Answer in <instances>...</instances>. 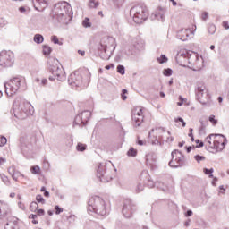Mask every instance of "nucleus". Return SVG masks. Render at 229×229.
Wrapping results in <instances>:
<instances>
[{
	"mask_svg": "<svg viewBox=\"0 0 229 229\" xmlns=\"http://www.w3.org/2000/svg\"><path fill=\"white\" fill-rule=\"evenodd\" d=\"M207 128V123H203V121L200 120V128H199V134L203 135L205 133V129Z\"/></svg>",
	"mask_w": 229,
	"mask_h": 229,
	"instance_id": "f704fd0d",
	"label": "nucleus"
},
{
	"mask_svg": "<svg viewBox=\"0 0 229 229\" xmlns=\"http://www.w3.org/2000/svg\"><path fill=\"white\" fill-rule=\"evenodd\" d=\"M201 19L202 21H207V19H208V13L207 12L202 13Z\"/></svg>",
	"mask_w": 229,
	"mask_h": 229,
	"instance_id": "e2e57ef3",
	"label": "nucleus"
},
{
	"mask_svg": "<svg viewBox=\"0 0 229 229\" xmlns=\"http://www.w3.org/2000/svg\"><path fill=\"white\" fill-rule=\"evenodd\" d=\"M36 200L38 201V203H42V205L46 203V199H44V197H42V195H37Z\"/></svg>",
	"mask_w": 229,
	"mask_h": 229,
	"instance_id": "de8ad7c7",
	"label": "nucleus"
},
{
	"mask_svg": "<svg viewBox=\"0 0 229 229\" xmlns=\"http://www.w3.org/2000/svg\"><path fill=\"white\" fill-rule=\"evenodd\" d=\"M97 177L103 183H106L112 180V174L106 172V164L99 163L97 168Z\"/></svg>",
	"mask_w": 229,
	"mask_h": 229,
	"instance_id": "f8f14e48",
	"label": "nucleus"
},
{
	"mask_svg": "<svg viewBox=\"0 0 229 229\" xmlns=\"http://www.w3.org/2000/svg\"><path fill=\"white\" fill-rule=\"evenodd\" d=\"M80 115H81L82 121H83V126H85V124L89 123V120L92 115V113L90 111H83L81 114H80Z\"/></svg>",
	"mask_w": 229,
	"mask_h": 229,
	"instance_id": "b1692460",
	"label": "nucleus"
},
{
	"mask_svg": "<svg viewBox=\"0 0 229 229\" xmlns=\"http://www.w3.org/2000/svg\"><path fill=\"white\" fill-rule=\"evenodd\" d=\"M194 159L196 162H198V164H199L200 162L205 161L206 157L204 156L196 155L194 156Z\"/></svg>",
	"mask_w": 229,
	"mask_h": 229,
	"instance_id": "79ce46f5",
	"label": "nucleus"
},
{
	"mask_svg": "<svg viewBox=\"0 0 229 229\" xmlns=\"http://www.w3.org/2000/svg\"><path fill=\"white\" fill-rule=\"evenodd\" d=\"M156 187L157 189H160V191H163V192H167V191H169L167 185L164 184V182H156Z\"/></svg>",
	"mask_w": 229,
	"mask_h": 229,
	"instance_id": "393cba45",
	"label": "nucleus"
},
{
	"mask_svg": "<svg viewBox=\"0 0 229 229\" xmlns=\"http://www.w3.org/2000/svg\"><path fill=\"white\" fill-rule=\"evenodd\" d=\"M34 4H38L41 8L47 6V1L46 0H33Z\"/></svg>",
	"mask_w": 229,
	"mask_h": 229,
	"instance_id": "cd10ccee",
	"label": "nucleus"
},
{
	"mask_svg": "<svg viewBox=\"0 0 229 229\" xmlns=\"http://www.w3.org/2000/svg\"><path fill=\"white\" fill-rule=\"evenodd\" d=\"M164 76H173V70L171 68H167L163 70Z\"/></svg>",
	"mask_w": 229,
	"mask_h": 229,
	"instance_id": "a19ab883",
	"label": "nucleus"
},
{
	"mask_svg": "<svg viewBox=\"0 0 229 229\" xmlns=\"http://www.w3.org/2000/svg\"><path fill=\"white\" fill-rule=\"evenodd\" d=\"M191 33L192 31L191 29H182L177 32V38H179V40H182V42H185L188 40L189 37H191Z\"/></svg>",
	"mask_w": 229,
	"mask_h": 229,
	"instance_id": "6ab92c4d",
	"label": "nucleus"
},
{
	"mask_svg": "<svg viewBox=\"0 0 229 229\" xmlns=\"http://www.w3.org/2000/svg\"><path fill=\"white\" fill-rule=\"evenodd\" d=\"M15 64V55L12 51L3 50L0 52V66L12 67Z\"/></svg>",
	"mask_w": 229,
	"mask_h": 229,
	"instance_id": "9d476101",
	"label": "nucleus"
},
{
	"mask_svg": "<svg viewBox=\"0 0 229 229\" xmlns=\"http://www.w3.org/2000/svg\"><path fill=\"white\" fill-rule=\"evenodd\" d=\"M34 112L33 106L22 98H17L13 105L14 117L20 121H24V119H27V117L31 115Z\"/></svg>",
	"mask_w": 229,
	"mask_h": 229,
	"instance_id": "f257e3e1",
	"label": "nucleus"
},
{
	"mask_svg": "<svg viewBox=\"0 0 229 229\" xmlns=\"http://www.w3.org/2000/svg\"><path fill=\"white\" fill-rule=\"evenodd\" d=\"M14 175L16 176V180H14L15 182H17V180L19 179V176L25 178L24 174H22L21 172H19L17 170L14 171Z\"/></svg>",
	"mask_w": 229,
	"mask_h": 229,
	"instance_id": "bf43d9fd",
	"label": "nucleus"
},
{
	"mask_svg": "<svg viewBox=\"0 0 229 229\" xmlns=\"http://www.w3.org/2000/svg\"><path fill=\"white\" fill-rule=\"evenodd\" d=\"M165 130L162 127L152 129L148 133V140L152 144V146H162L160 140H164L162 133H164Z\"/></svg>",
	"mask_w": 229,
	"mask_h": 229,
	"instance_id": "9b49d317",
	"label": "nucleus"
},
{
	"mask_svg": "<svg viewBox=\"0 0 229 229\" xmlns=\"http://www.w3.org/2000/svg\"><path fill=\"white\" fill-rule=\"evenodd\" d=\"M213 140V146H212ZM206 144H208L210 149H215L213 153H221L225 149V146L228 144V140L223 134H210L205 139Z\"/></svg>",
	"mask_w": 229,
	"mask_h": 229,
	"instance_id": "39448f33",
	"label": "nucleus"
},
{
	"mask_svg": "<svg viewBox=\"0 0 229 229\" xmlns=\"http://www.w3.org/2000/svg\"><path fill=\"white\" fill-rule=\"evenodd\" d=\"M6 142H8L6 137L0 136V148H3V146H4Z\"/></svg>",
	"mask_w": 229,
	"mask_h": 229,
	"instance_id": "8fccbe9b",
	"label": "nucleus"
},
{
	"mask_svg": "<svg viewBox=\"0 0 229 229\" xmlns=\"http://www.w3.org/2000/svg\"><path fill=\"white\" fill-rule=\"evenodd\" d=\"M19 208L21 210H26V206L22 202H18Z\"/></svg>",
	"mask_w": 229,
	"mask_h": 229,
	"instance_id": "0e129e2a",
	"label": "nucleus"
},
{
	"mask_svg": "<svg viewBox=\"0 0 229 229\" xmlns=\"http://www.w3.org/2000/svg\"><path fill=\"white\" fill-rule=\"evenodd\" d=\"M170 167H182L185 165V157L179 150L172 151V159L169 162Z\"/></svg>",
	"mask_w": 229,
	"mask_h": 229,
	"instance_id": "ddd939ff",
	"label": "nucleus"
},
{
	"mask_svg": "<svg viewBox=\"0 0 229 229\" xmlns=\"http://www.w3.org/2000/svg\"><path fill=\"white\" fill-rule=\"evenodd\" d=\"M157 62L159 64H165L167 63V57L165 56V55H161L160 57H157Z\"/></svg>",
	"mask_w": 229,
	"mask_h": 229,
	"instance_id": "58836bf2",
	"label": "nucleus"
},
{
	"mask_svg": "<svg viewBox=\"0 0 229 229\" xmlns=\"http://www.w3.org/2000/svg\"><path fill=\"white\" fill-rule=\"evenodd\" d=\"M196 94L198 99H201L203 98H207L208 96V90H207V87L203 82L197 83Z\"/></svg>",
	"mask_w": 229,
	"mask_h": 229,
	"instance_id": "f3484780",
	"label": "nucleus"
},
{
	"mask_svg": "<svg viewBox=\"0 0 229 229\" xmlns=\"http://www.w3.org/2000/svg\"><path fill=\"white\" fill-rule=\"evenodd\" d=\"M204 173L205 174H212V173H214V168H211V169L204 168Z\"/></svg>",
	"mask_w": 229,
	"mask_h": 229,
	"instance_id": "052dcab7",
	"label": "nucleus"
},
{
	"mask_svg": "<svg viewBox=\"0 0 229 229\" xmlns=\"http://www.w3.org/2000/svg\"><path fill=\"white\" fill-rule=\"evenodd\" d=\"M147 185L150 189H153V187H157V182H153L151 179H148V182H147Z\"/></svg>",
	"mask_w": 229,
	"mask_h": 229,
	"instance_id": "603ef678",
	"label": "nucleus"
},
{
	"mask_svg": "<svg viewBox=\"0 0 229 229\" xmlns=\"http://www.w3.org/2000/svg\"><path fill=\"white\" fill-rule=\"evenodd\" d=\"M55 214L58 216L59 214H62L64 212V208H60V206L55 207Z\"/></svg>",
	"mask_w": 229,
	"mask_h": 229,
	"instance_id": "4d7b16f0",
	"label": "nucleus"
},
{
	"mask_svg": "<svg viewBox=\"0 0 229 229\" xmlns=\"http://www.w3.org/2000/svg\"><path fill=\"white\" fill-rule=\"evenodd\" d=\"M49 71L51 74H53V76L48 78L50 81H55V78H56L58 81H65L67 78L65 70H64V66L58 63V60L54 61V64L50 66Z\"/></svg>",
	"mask_w": 229,
	"mask_h": 229,
	"instance_id": "6e6552de",
	"label": "nucleus"
},
{
	"mask_svg": "<svg viewBox=\"0 0 229 229\" xmlns=\"http://www.w3.org/2000/svg\"><path fill=\"white\" fill-rule=\"evenodd\" d=\"M38 216H44L46 214V212L44 211V209H38L36 210Z\"/></svg>",
	"mask_w": 229,
	"mask_h": 229,
	"instance_id": "69168bd1",
	"label": "nucleus"
},
{
	"mask_svg": "<svg viewBox=\"0 0 229 229\" xmlns=\"http://www.w3.org/2000/svg\"><path fill=\"white\" fill-rule=\"evenodd\" d=\"M99 6V3L96 2V0L89 1V8H98Z\"/></svg>",
	"mask_w": 229,
	"mask_h": 229,
	"instance_id": "a18cd8bd",
	"label": "nucleus"
},
{
	"mask_svg": "<svg viewBox=\"0 0 229 229\" xmlns=\"http://www.w3.org/2000/svg\"><path fill=\"white\" fill-rule=\"evenodd\" d=\"M20 142L21 151H28L31 148V141L28 138H21Z\"/></svg>",
	"mask_w": 229,
	"mask_h": 229,
	"instance_id": "412c9836",
	"label": "nucleus"
},
{
	"mask_svg": "<svg viewBox=\"0 0 229 229\" xmlns=\"http://www.w3.org/2000/svg\"><path fill=\"white\" fill-rule=\"evenodd\" d=\"M87 149V145L82 143H78L77 145V150L78 151H85Z\"/></svg>",
	"mask_w": 229,
	"mask_h": 229,
	"instance_id": "37998d69",
	"label": "nucleus"
},
{
	"mask_svg": "<svg viewBox=\"0 0 229 229\" xmlns=\"http://www.w3.org/2000/svg\"><path fill=\"white\" fill-rule=\"evenodd\" d=\"M68 83L72 87H81L83 85V77L78 72H72L68 78Z\"/></svg>",
	"mask_w": 229,
	"mask_h": 229,
	"instance_id": "2eb2a0df",
	"label": "nucleus"
},
{
	"mask_svg": "<svg viewBox=\"0 0 229 229\" xmlns=\"http://www.w3.org/2000/svg\"><path fill=\"white\" fill-rule=\"evenodd\" d=\"M29 217H30V219H32V223H33L34 225H38V221L37 220L38 217V215H33V214H31V215H30Z\"/></svg>",
	"mask_w": 229,
	"mask_h": 229,
	"instance_id": "c03bdc74",
	"label": "nucleus"
},
{
	"mask_svg": "<svg viewBox=\"0 0 229 229\" xmlns=\"http://www.w3.org/2000/svg\"><path fill=\"white\" fill-rule=\"evenodd\" d=\"M136 191H137V192H142V191H144V185L138 184Z\"/></svg>",
	"mask_w": 229,
	"mask_h": 229,
	"instance_id": "680f3d73",
	"label": "nucleus"
},
{
	"mask_svg": "<svg viewBox=\"0 0 229 229\" xmlns=\"http://www.w3.org/2000/svg\"><path fill=\"white\" fill-rule=\"evenodd\" d=\"M33 40L36 44H42L44 42V36L42 34L34 35Z\"/></svg>",
	"mask_w": 229,
	"mask_h": 229,
	"instance_id": "a878e982",
	"label": "nucleus"
},
{
	"mask_svg": "<svg viewBox=\"0 0 229 229\" xmlns=\"http://www.w3.org/2000/svg\"><path fill=\"white\" fill-rule=\"evenodd\" d=\"M128 157H137V149L131 148L127 152Z\"/></svg>",
	"mask_w": 229,
	"mask_h": 229,
	"instance_id": "e433bc0d",
	"label": "nucleus"
},
{
	"mask_svg": "<svg viewBox=\"0 0 229 229\" xmlns=\"http://www.w3.org/2000/svg\"><path fill=\"white\" fill-rule=\"evenodd\" d=\"M26 78L23 76L13 77L7 83L4 84L5 94L9 98L17 94L19 90H26Z\"/></svg>",
	"mask_w": 229,
	"mask_h": 229,
	"instance_id": "7ed1b4c3",
	"label": "nucleus"
},
{
	"mask_svg": "<svg viewBox=\"0 0 229 229\" xmlns=\"http://www.w3.org/2000/svg\"><path fill=\"white\" fill-rule=\"evenodd\" d=\"M209 122L216 126L217 124V120H216V115L211 114L208 118Z\"/></svg>",
	"mask_w": 229,
	"mask_h": 229,
	"instance_id": "3c124183",
	"label": "nucleus"
},
{
	"mask_svg": "<svg viewBox=\"0 0 229 229\" xmlns=\"http://www.w3.org/2000/svg\"><path fill=\"white\" fill-rule=\"evenodd\" d=\"M132 121L135 126H140L144 121V114L142 113V108L136 107L132 110Z\"/></svg>",
	"mask_w": 229,
	"mask_h": 229,
	"instance_id": "4468645a",
	"label": "nucleus"
},
{
	"mask_svg": "<svg viewBox=\"0 0 229 229\" xmlns=\"http://www.w3.org/2000/svg\"><path fill=\"white\" fill-rule=\"evenodd\" d=\"M208 30L210 35H214V33H216V25L214 24L209 25Z\"/></svg>",
	"mask_w": 229,
	"mask_h": 229,
	"instance_id": "49530a36",
	"label": "nucleus"
},
{
	"mask_svg": "<svg viewBox=\"0 0 229 229\" xmlns=\"http://www.w3.org/2000/svg\"><path fill=\"white\" fill-rule=\"evenodd\" d=\"M122 213L124 217H131V215L133 214V203H131V200L124 201Z\"/></svg>",
	"mask_w": 229,
	"mask_h": 229,
	"instance_id": "a211bd4d",
	"label": "nucleus"
},
{
	"mask_svg": "<svg viewBox=\"0 0 229 229\" xmlns=\"http://www.w3.org/2000/svg\"><path fill=\"white\" fill-rule=\"evenodd\" d=\"M188 64H190V69H192V71H201L202 67L205 65L203 56L196 52H191L188 58Z\"/></svg>",
	"mask_w": 229,
	"mask_h": 229,
	"instance_id": "1a4fd4ad",
	"label": "nucleus"
},
{
	"mask_svg": "<svg viewBox=\"0 0 229 229\" xmlns=\"http://www.w3.org/2000/svg\"><path fill=\"white\" fill-rule=\"evenodd\" d=\"M115 38L113 37L106 36L102 38L98 47L102 60H110L112 53L115 51Z\"/></svg>",
	"mask_w": 229,
	"mask_h": 229,
	"instance_id": "20e7f679",
	"label": "nucleus"
},
{
	"mask_svg": "<svg viewBox=\"0 0 229 229\" xmlns=\"http://www.w3.org/2000/svg\"><path fill=\"white\" fill-rule=\"evenodd\" d=\"M8 173L10 175H12L13 180H17V176H15V166L9 167Z\"/></svg>",
	"mask_w": 229,
	"mask_h": 229,
	"instance_id": "7c9ffc66",
	"label": "nucleus"
},
{
	"mask_svg": "<svg viewBox=\"0 0 229 229\" xmlns=\"http://www.w3.org/2000/svg\"><path fill=\"white\" fill-rule=\"evenodd\" d=\"M196 144H199V145H196L195 148H198V149H199V148H203V146H205V143H203V141H200L199 140H195Z\"/></svg>",
	"mask_w": 229,
	"mask_h": 229,
	"instance_id": "6e6d98bb",
	"label": "nucleus"
},
{
	"mask_svg": "<svg viewBox=\"0 0 229 229\" xmlns=\"http://www.w3.org/2000/svg\"><path fill=\"white\" fill-rule=\"evenodd\" d=\"M117 72L119 73V74H122V76H123V74H125V69H124V66L123 65H121V64H119L118 66H117Z\"/></svg>",
	"mask_w": 229,
	"mask_h": 229,
	"instance_id": "ea45409f",
	"label": "nucleus"
},
{
	"mask_svg": "<svg viewBox=\"0 0 229 229\" xmlns=\"http://www.w3.org/2000/svg\"><path fill=\"white\" fill-rule=\"evenodd\" d=\"M146 164L152 171L157 169V154L155 152H150L146 156Z\"/></svg>",
	"mask_w": 229,
	"mask_h": 229,
	"instance_id": "dca6fc26",
	"label": "nucleus"
},
{
	"mask_svg": "<svg viewBox=\"0 0 229 229\" xmlns=\"http://www.w3.org/2000/svg\"><path fill=\"white\" fill-rule=\"evenodd\" d=\"M0 178L2 182H4V185H7V187H10L12 185V182H10V179L4 174H0Z\"/></svg>",
	"mask_w": 229,
	"mask_h": 229,
	"instance_id": "bb28decb",
	"label": "nucleus"
},
{
	"mask_svg": "<svg viewBox=\"0 0 229 229\" xmlns=\"http://www.w3.org/2000/svg\"><path fill=\"white\" fill-rule=\"evenodd\" d=\"M4 229H19V222H17V218H14L13 221L7 222Z\"/></svg>",
	"mask_w": 229,
	"mask_h": 229,
	"instance_id": "5701e85b",
	"label": "nucleus"
},
{
	"mask_svg": "<svg viewBox=\"0 0 229 229\" xmlns=\"http://www.w3.org/2000/svg\"><path fill=\"white\" fill-rule=\"evenodd\" d=\"M165 8L159 7L158 10L154 14L155 19L160 21L161 22H164V21H165Z\"/></svg>",
	"mask_w": 229,
	"mask_h": 229,
	"instance_id": "aec40b11",
	"label": "nucleus"
},
{
	"mask_svg": "<svg viewBox=\"0 0 229 229\" xmlns=\"http://www.w3.org/2000/svg\"><path fill=\"white\" fill-rule=\"evenodd\" d=\"M70 12H72V8H71L69 3L59 2L55 4L51 16L55 21H57V22H64V21L70 17Z\"/></svg>",
	"mask_w": 229,
	"mask_h": 229,
	"instance_id": "f03ea898",
	"label": "nucleus"
},
{
	"mask_svg": "<svg viewBox=\"0 0 229 229\" xmlns=\"http://www.w3.org/2000/svg\"><path fill=\"white\" fill-rule=\"evenodd\" d=\"M30 173L32 174H40V167L38 165L31 166Z\"/></svg>",
	"mask_w": 229,
	"mask_h": 229,
	"instance_id": "72a5a7b5",
	"label": "nucleus"
},
{
	"mask_svg": "<svg viewBox=\"0 0 229 229\" xmlns=\"http://www.w3.org/2000/svg\"><path fill=\"white\" fill-rule=\"evenodd\" d=\"M192 149H196L195 146H189L186 148V151L187 153H191V151H192Z\"/></svg>",
	"mask_w": 229,
	"mask_h": 229,
	"instance_id": "338daca9",
	"label": "nucleus"
},
{
	"mask_svg": "<svg viewBox=\"0 0 229 229\" xmlns=\"http://www.w3.org/2000/svg\"><path fill=\"white\" fill-rule=\"evenodd\" d=\"M51 51L53 50L49 46H43V55H45V56H49V55H51Z\"/></svg>",
	"mask_w": 229,
	"mask_h": 229,
	"instance_id": "c85d7f7f",
	"label": "nucleus"
},
{
	"mask_svg": "<svg viewBox=\"0 0 229 229\" xmlns=\"http://www.w3.org/2000/svg\"><path fill=\"white\" fill-rule=\"evenodd\" d=\"M76 219L77 217L73 214H71L69 216H67V221L69 225H74V223L76 222Z\"/></svg>",
	"mask_w": 229,
	"mask_h": 229,
	"instance_id": "473e14b6",
	"label": "nucleus"
},
{
	"mask_svg": "<svg viewBox=\"0 0 229 229\" xmlns=\"http://www.w3.org/2000/svg\"><path fill=\"white\" fill-rule=\"evenodd\" d=\"M175 123H182L183 128H185V126L187 124L185 123V121H183V118H182V117H178L177 119H175Z\"/></svg>",
	"mask_w": 229,
	"mask_h": 229,
	"instance_id": "13d9d810",
	"label": "nucleus"
},
{
	"mask_svg": "<svg viewBox=\"0 0 229 229\" xmlns=\"http://www.w3.org/2000/svg\"><path fill=\"white\" fill-rule=\"evenodd\" d=\"M130 15L136 24H142L149 16V11L144 4H138L130 10Z\"/></svg>",
	"mask_w": 229,
	"mask_h": 229,
	"instance_id": "0eeeda50",
	"label": "nucleus"
},
{
	"mask_svg": "<svg viewBox=\"0 0 229 229\" xmlns=\"http://www.w3.org/2000/svg\"><path fill=\"white\" fill-rule=\"evenodd\" d=\"M51 40L54 44H59V46H62V43L60 42V40H58V37L52 36Z\"/></svg>",
	"mask_w": 229,
	"mask_h": 229,
	"instance_id": "864d4df0",
	"label": "nucleus"
},
{
	"mask_svg": "<svg viewBox=\"0 0 229 229\" xmlns=\"http://www.w3.org/2000/svg\"><path fill=\"white\" fill-rule=\"evenodd\" d=\"M82 26L84 28H90V26H92V23H90L89 18H85L83 21H82Z\"/></svg>",
	"mask_w": 229,
	"mask_h": 229,
	"instance_id": "4c0bfd02",
	"label": "nucleus"
},
{
	"mask_svg": "<svg viewBox=\"0 0 229 229\" xmlns=\"http://www.w3.org/2000/svg\"><path fill=\"white\" fill-rule=\"evenodd\" d=\"M191 216H192V210H188V211L185 213V216H186V217H191Z\"/></svg>",
	"mask_w": 229,
	"mask_h": 229,
	"instance_id": "774afa93",
	"label": "nucleus"
},
{
	"mask_svg": "<svg viewBox=\"0 0 229 229\" xmlns=\"http://www.w3.org/2000/svg\"><path fill=\"white\" fill-rule=\"evenodd\" d=\"M88 211L98 216H106V203L99 196L91 197L88 202Z\"/></svg>",
	"mask_w": 229,
	"mask_h": 229,
	"instance_id": "423d86ee",
	"label": "nucleus"
},
{
	"mask_svg": "<svg viewBox=\"0 0 229 229\" xmlns=\"http://www.w3.org/2000/svg\"><path fill=\"white\" fill-rule=\"evenodd\" d=\"M30 210L31 212H37L38 210V204L36 201H33L30 205Z\"/></svg>",
	"mask_w": 229,
	"mask_h": 229,
	"instance_id": "c756f323",
	"label": "nucleus"
},
{
	"mask_svg": "<svg viewBox=\"0 0 229 229\" xmlns=\"http://www.w3.org/2000/svg\"><path fill=\"white\" fill-rule=\"evenodd\" d=\"M189 56H191V53H189L187 50H181L177 53L176 58L177 60H182V58H184L189 63Z\"/></svg>",
	"mask_w": 229,
	"mask_h": 229,
	"instance_id": "4be33fe9",
	"label": "nucleus"
},
{
	"mask_svg": "<svg viewBox=\"0 0 229 229\" xmlns=\"http://www.w3.org/2000/svg\"><path fill=\"white\" fill-rule=\"evenodd\" d=\"M126 94H128V90L123 89L122 94H121V98H122L123 101H126L128 99V97L126 96Z\"/></svg>",
	"mask_w": 229,
	"mask_h": 229,
	"instance_id": "09e8293b",
	"label": "nucleus"
},
{
	"mask_svg": "<svg viewBox=\"0 0 229 229\" xmlns=\"http://www.w3.org/2000/svg\"><path fill=\"white\" fill-rule=\"evenodd\" d=\"M73 124H77V125L83 124V117L81 114H78L75 117Z\"/></svg>",
	"mask_w": 229,
	"mask_h": 229,
	"instance_id": "2f4dec72",
	"label": "nucleus"
},
{
	"mask_svg": "<svg viewBox=\"0 0 229 229\" xmlns=\"http://www.w3.org/2000/svg\"><path fill=\"white\" fill-rule=\"evenodd\" d=\"M185 101H187V98H182V96H180L179 102H177V106H182V105H183V103H185Z\"/></svg>",
	"mask_w": 229,
	"mask_h": 229,
	"instance_id": "5fc2aeb1",
	"label": "nucleus"
},
{
	"mask_svg": "<svg viewBox=\"0 0 229 229\" xmlns=\"http://www.w3.org/2000/svg\"><path fill=\"white\" fill-rule=\"evenodd\" d=\"M5 26H8V20L4 17L0 18V28H4Z\"/></svg>",
	"mask_w": 229,
	"mask_h": 229,
	"instance_id": "c9c22d12",
	"label": "nucleus"
}]
</instances>
